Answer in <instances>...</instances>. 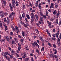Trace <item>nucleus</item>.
Here are the masks:
<instances>
[{
  "label": "nucleus",
  "mask_w": 61,
  "mask_h": 61,
  "mask_svg": "<svg viewBox=\"0 0 61 61\" xmlns=\"http://www.w3.org/2000/svg\"><path fill=\"white\" fill-rule=\"evenodd\" d=\"M32 45H33V46L34 47H35L36 46H37L38 48H39V46L38 45L36 41L34 42L33 43H32Z\"/></svg>",
  "instance_id": "f257e3e1"
},
{
  "label": "nucleus",
  "mask_w": 61,
  "mask_h": 61,
  "mask_svg": "<svg viewBox=\"0 0 61 61\" xmlns=\"http://www.w3.org/2000/svg\"><path fill=\"white\" fill-rule=\"evenodd\" d=\"M9 6L10 7V8L11 9V11H12L13 10V6H12V5H11V3H9Z\"/></svg>",
  "instance_id": "f03ea898"
},
{
  "label": "nucleus",
  "mask_w": 61,
  "mask_h": 61,
  "mask_svg": "<svg viewBox=\"0 0 61 61\" xmlns=\"http://www.w3.org/2000/svg\"><path fill=\"white\" fill-rule=\"evenodd\" d=\"M5 0H1V2L3 4L4 6H6V1H5Z\"/></svg>",
  "instance_id": "7ed1b4c3"
},
{
  "label": "nucleus",
  "mask_w": 61,
  "mask_h": 61,
  "mask_svg": "<svg viewBox=\"0 0 61 61\" xmlns=\"http://www.w3.org/2000/svg\"><path fill=\"white\" fill-rule=\"evenodd\" d=\"M59 30H58L57 32V33L55 34V35L56 37H58V36H59Z\"/></svg>",
  "instance_id": "20e7f679"
},
{
  "label": "nucleus",
  "mask_w": 61,
  "mask_h": 61,
  "mask_svg": "<svg viewBox=\"0 0 61 61\" xmlns=\"http://www.w3.org/2000/svg\"><path fill=\"white\" fill-rule=\"evenodd\" d=\"M11 53L13 55H15V51L14 50H12L11 51Z\"/></svg>",
  "instance_id": "39448f33"
},
{
  "label": "nucleus",
  "mask_w": 61,
  "mask_h": 61,
  "mask_svg": "<svg viewBox=\"0 0 61 61\" xmlns=\"http://www.w3.org/2000/svg\"><path fill=\"white\" fill-rule=\"evenodd\" d=\"M6 40L8 42H10L9 38L8 37H6Z\"/></svg>",
  "instance_id": "423d86ee"
},
{
  "label": "nucleus",
  "mask_w": 61,
  "mask_h": 61,
  "mask_svg": "<svg viewBox=\"0 0 61 61\" xmlns=\"http://www.w3.org/2000/svg\"><path fill=\"white\" fill-rule=\"evenodd\" d=\"M50 57H52V58H53V59H54V54L53 55L52 54H50Z\"/></svg>",
  "instance_id": "0eeeda50"
},
{
  "label": "nucleus",
  "mask_w": 61,
  "mask_h": 61,
  "mask_svg": "<svg viewBox=\"0 0 61 61\" xmlns=\"http://www.w3.org/2000/svg\"><path fill=\"white\" fill-rule=\"evenodd\" d=\"M41 3H40L38 5V7L39 8V9H41Z\"/></svg>",
  "instance_id": "6e6552de"
},
{
  "label": "nucleus",
  "mask_w": 61,
  "mask_h": 61,
  "mask_svg": "<svg viewBox=\"0 0 61 61\" xmlns=\"http://www.w3.org/2000/svg\"><path fill=\"white\" fill-rule=\"evenodd\" d=\"M50 8H53L54 7V5L52 3H51V6H50Z\"/></svg>",
  "instance_id": "1a4fd4ad"
},
{
  "label": "nucleus",
  "mask_w": 61,
  "mask_h": 61,
  "mask_svg": "<svg viewBox=\"0 0 61 61\" xmlns=\"http://www.w3.org/2000/svg\"><path fill=\"white\" fill-rule=\"evenodd\" d=\"M25 46V49L26 50L28 51L29 50V49L28 48V46L27 45H26Z\"/></svg>",
  "instance_id": "9d476101"
},
{
  "label": "nucleus",
  "mask_w": 61,
  "mask_h": 61,
  "mask_svg": "<svg viewBox=\"0 0 61 61\" xmlns=\"http://www.w3.org/2000/svg\"><path fill=\"white\" fill-rule=\"evenodd\" d=\"M3 15H8V13L7 12H3Z\"/></svg>",
  "instance_id": "9b49d317"
},
{
  "label": "nucleus",
  "mask_w": 61,
  "mask_h": 61,
  "mask_svg": "<svg viewBox=\"0 0 61 61\" xmlns=\"http://www.w3.org/2000/svg\"><path fill=\"white\" fill-rule=\"evenodd\" d=\"M15 4L17 6H18V5H19V4H18V2H17V1H16Z\"/></svg>",
  "instance_id": "f8f14e48"
},
{
  "label": "nucleus",
  "mask_w": 61,
  "mask_h": 61,
  "mask_svg": "<svg viewBox=\"0 0 61 61\" xmlns=\"http://www.w3.org/2000/svg\"><path fill=\"white\" fill-rule=\"evenodd\" d=\"M5 52V53L3 52L2 53V54L4 56L6 55V52Z\"/></svg>",
  "instance_id": "ddd939ff"
},
{
  "label": "nucleus",
  "mask_w": 61,
  "mask_h": 61,
  "mask_svg": "<svg viewBox=\"0 0 61 61\" xmlns=\"http://www.w3.org/2000/svg\"><path fill=\"white\" fill-rule=\"evenodd\" d=\"M40 21L41 22V21H43V18L41 16L40 17Z\"/></svg>",
  "instance_id": "4468645a"
},
{
  "label": "nucleus",
  "mask_w": 61,
  "mask_h": 61,
  "mask_svg": "<svg viewBox=\"0 0 61 61\" xmlns=\"http://www.w3.org/2000/svg\"><path fill=\"white\" fill-rule=\"evenodd\" d=\"M22 35L23 36L25 37V33L23 31H22Z\"/></svg>",
  "instance_id": "2eb2a0df"
},
{
  "label": "nucleus",
  "mask_w": 61,
  "mask_h": 61,
  "mask_svg": "<svg viewBox=\"0 0 61 61\" xmlns=\"http://www.w3.org/2000/svg\"><path fill=\"white\" fill-rule=\"evenodd\" d=\"M47 23L49 24L48 25H51L52 24V23L51 22H49L48 20L47 21Z\"/></svg>",
  "instance_id": "dca6fc26"
},
{
  "label": "nucleus",
  "mask_w": 61,
  "mask_h": 61,
  "mask_svg": "<svg viewBox=\"0 0 61 61\" xmlns=\"http://www.w3.org/2000/svg\"><path fill=\"white\" fill-rule=\"evenodd\" d=\"M14 41L17 43H18V40H17L16 38H15L14 39Z\"/></svg>",
  "instance_id": "f3484780"
},
{
  "label": "nucleus",
  "mask_w": 61,
  "mask_h": 61,
  "mask_svg": "<svg viewBox=\"0 0 61 61\" xmlns=\"http://www.w3.org/2000/svg\"><path fill=\"white\" fill-rule=\"evenodd\" d=\"M23 55L24 56H25V57H26V52H24L23 53Z\"/></svg>",
  "instance_id": "a211bd4d"
},
{
  "label": "nucleus",
  "mask_w": 61,
  "mask_h": 61,
  "mask_svg": "<svg viewBox=\"0 0 61 61\" xmlns=\"http://www.w3.org/2000/svg\"><path fill=\"white\" fill-rule=\"evenodd\" d=\"M29 57H28L27 58H26L25 59V61H28V60H29Z\"/></svg>",
  "instance_id": "6ab92c4d"
},
{
  "label": "nucleus",
  "mask_w": 61,
  "mask_h": 61,
  "mask_svg": "<svg viewBox=\"0 0 61 61\" xmlns=\"http://www.w3.org/2000/svg\"><path fill=\"white\" fill-rule=\"evenodd\" d=\"M5 40V39H3L1 40H0V41L1 42H4Z\"/></svg>",
  "instance_id": "aec40b11"
},
{
  "label": "nucleus",
  "mask_w": 61,
  "mask_h": 61,
  "mask_svg": "<svg viewBox=\"0 0 61 61\" xmlns=\"http://www.w3.org/2000/svg\"><path fill=\"white\" fill-rule=\"evenodd\" d=\"M4 22H5V23H7V20L6 18H4Z\"/></svg>",
  "instance_id": "412c9836"
},
{
  "label": "nucleus",
  "mask_w": 61,
  "mask_h": 61,
  "mask_svg": "<svg viewBox=\"0 0 61 61\" xmlns=\"http://www.w3.org/2000/svg\"><path fill=\"white\" fill-rule=\"evenodd\" d=\"M10 23V20H7V24L8 25L9 23Z\"/></svg>",
  "instance_id": "4be33fe9"
},
{
  "label": "nucleus",
  "mask_w": 61,
  "mask_h": 61,
  "mask_svg": "<svg viewBox=\"0 0 61 61\" xmlns=\"http://www.w3.org/2000/svg\"><path fill=\"white\" fill-rule=\"evenodd\" d=\"M20 32V31H19V30H16V32L17 34H19V33Z\"/></svg>",
  "instance_id": "5701e85b"
},
{
  "label": "nucleus",
  "mask_w": 61,
  "mask_h": 61,
  "mask_svg": "<svg viewBox=\"0 0 61 61\" xmlns=\"http://www.w3.org/2000/svg\"><path fill=\"white\" fill-rule=\"evenodd\" d=\"M4 27L5 28V31H6L7 30V26H5Z\"/></svg>",
  "instance_id": "b1692460"
},
{
  "label": "nucleus",
  "mask_w": 61,
  "mask_h": 61,
  "mask_svg": "<svg viewBox=\"0 0 61 61\" xmlns=\"http://www.w3.org/2000/svg\"><path fill=\"white\" fill-rule=\"evenodd\" d=\"M11 42L13 44H15V41L13 40H12Z\"/></svg>",
  "instance_id": "393cba45"
},
{
  "label": "nucleus",
  "mask_w": 61,
  "mask_h": 61,
  "mask_svg": "<svg viewBox=\"0 0 61 61\" xmlns=\"http://www.w3.org/2000/svg\"><path fill=\"white\" fill-rule=\"evenodd\" d=\"M11 28L12 29V30L13 31H15V27L13 26H11Z\"/></svg>",
  "instance_id": "a878e982"
},
{
  "label": "nucleus",
  "mask_w": 61,
  "mask_h": 61,
  "mask_svg": "<svg viewBox=\"0 0 61 61\" xmlns=\"http://www.w3.org/2000/svg\"><path fill=\"white\" fill-rule=\"evenodd\" d=\"M54 54H57V52L56 49H55V52H54Z\"/></svg>",
  "instance_id": "bb28decb"
},
{
  "label": "nucleus",
  "mask_w": 61,
  "mask_h": 61,
  "mask_svg": "<svg viewBox=\"0 0 61 61\" xmlns=\"http://www.w3.org/2000/svg\"><path fill=\"white\" fill-rule=\"evenodd\" d=\"M15 30H19V29H18V27H17V26H15Z\"/></svg>",
  "instance_id": "cd10ccee"
},
{
  "label": "nucleus",
  "mask_w": 61,
  "mask_h": 61,
  "mask_svg": "<svg viewBox=\"0 0 61 61\" xmlns=\"http://www.w3.org/2000/svg\"><path fill=\"white\" fill-rule=\"evenodd\" d=\"M31 19H34V18H35V16L34 15H31Z\"/></svg>",
  "instance_id": "c85d7f7f"
},
{
  "label": "nucleus",
  "mask_w": 61,
  "mask_h": 61,
  "mask_svg": "<svg viewBox=\"0 0 61 61\" xmlns=\"http://www.w3.org/2000/svg\"><path fill=\"white\" fill-rule=\"evenodd\" d=\"M18 46L19 47H21V43H19L18 44Z\"/></svg>",
  "instance_id": "c756f323"
},
{
  "label": "nucleus",
  "mask_w": 61,
  "mask_h": 61,
  "mask_svg": "<svg viewBox=\"0 0 61 61\" xmlns=\"http://www.w3.org/2000/svg\"><path fill=\"white\" fill-rule=\"evenodd\" d=\"M0 15H4L3 13H2V11H0Z\"/></svg>",
  "instance_id": "7c9ffc66"
},
{
  "label": "nucleus",
  "mask_w": 61,
  "mask_h": 61,
  "mask_svg": "<svg viewBox=\"0 0 61 61\" xmlns=\"http://www.w3.org/2000/svg\"><path fill=\"white\" fill-rule=\"evenodd\" d=\"M57 44H58V45L59 46H60L61 45V44H60V42H57Z\"/></svg>",
  "instance_id": "2f4dec72"
},
{
  "label": "nucleus",
  "mask_w": 61,
  "mask_h": 61,
  "mask_svg": "<svg viewBox=\"0 0 61 61\" xmlns=\"http://www.w3.org/2000/svg\"><path fill=\"white\" fill-rule=\"evenodd\" d=\"M54 56L55 58H58V56L54 54Z\"/></svg>",
  "instance_id": "473e14b6"
},
{
  "label": "nucleus",
  "mask_w": 61,
  "mask_h": 61,
  "mask_svg": "<svg viewBox=\"0 0 61 61\" xmlns=\"http://www.w3.org/2000/svg\"><path fill=\"white\" fill-rule=\"evenodd\" d=\"M53 46L54 48H56V45L54 43L53 44Z\"/></svg>",
  "instance_id": "72a5a7b5"
},
{
  "label": "nucleus",
  "mask_w": 61,
  "mask_h": 61,
  "mask_svg": "<svg viewBox=\"0 0 61 61\" xmlns=\"http://www.w3.org/2000/svg\"><path fill=\"white\" fill-rule=\"evenodd\" d=\"M6 55L8 56L9 55V56L10 55V54L9 53V52H6Z\"/></svg>",
  "instance_id": "f704fd0d"
},
{
  "label": "nucleus",
  "mask_w": 61,
  "mask_h": 61,
  "mask_svg": "<svg viewBox=\"0 0 61 61\" xmlns=\"http://www.w3.org/2000/svg\"><path fill=\"white\" fill-rule=\"evenodd\" d=\"M23 25L26 28L27 27V25H26V24L25 23L24 25Z\"/></svg>",
  "instance_id": "c9c22d12"
},
{
  "label": "nucleus",
  "mask_w": 61,
  "mask_h": 61,
  "mask_svg": "<svg viewBox=\"0 0 61 61\" xmlns=\"http://www.w3.org/2000/svg\"><path fill=\"white\" fill-rule=\"evenodd\" d=\"M36 52L37 53L39 54V50L37 49L36 50Z\"/></svg>",
  "instance_id": "e433bc0d"
},
{
  "label": "nucleus",
  "mask_w": 61,
  "mask_h": 61,
  "mask_svg": "<svg viewBox=\"0 0 61 61\" xmlns=\"http://www.w3.org/2000/svg\"><path fill=\"white\" fill-rule=\"evenodd\" d=\"M44 47H42V48L41 50V51H44Z\"/></svg>",
  "instance_id": "4c0bfd02"
},
{
  "label": "nucleus",
  "mask_w": 61,
  "mask_h": 61,
  "mask_svg": "<svg viewBox=\"0 0 61 61\" xmlns=\"http://www.w3.org/2000/svg\"><path fill=\"white\" fill-rule=\"evenodd\" d=\"M48 45H49V46L50 47H52V46L51 45L50 43H48Z\"/></svg>",
  "instance_id": "58836bf2"
},
{
  "label": "nucleus",
  "mask_w": 61,
  "mask_h": 61,
  "mask_svg": "<svg viewBox=\"0 0 61 61\" xmlns=\"http://www.w3.org/2000/svg\"><path fill=\"white\" fill-rule=\"evenodd\" d=\"M9 56H10L11 59H12L13 58V56L11 55L10 54Z\"/></svg>",
  "instance_id": "ea45409f"
},
{
  "label": "nucleus",
  "mask_w": 61,
  "mask_h": 61,
  "mask_svg": "<svg viewBox=\"0 0 61 61\" xmlns=\"http://www.w3.org/2000/svg\"><path fill=\"white\" fill-rule=\"evenodd\" d=\"M36 26L38 27H39L40 26L38 23H36Z\"/></svg>",
  "instance_id": "a19ab883"
},
{
  "label": "nucleus",
  "mask_w": 61,
  "mask_h": 61,
  "mask_svg": "<svg viewBox=\"0 0 61 61\" xmlns=\"http://www.w3.org/2000/svg\"><path fill=\"white\" fill-rule=\"evenodd\" d=\"M10 33V35L12 36H13L14 35V34L11 31Z\"/></svg>",
  "instance_id": "79ce46f5"
},
{
  "label": "nucleus",
  "mask_w": 61,
  "mask_h": 61,
  "mask_svg": "<svg viewBox=\"0 0 61 61\" xmlns=\"http://www.w3.org/2000/svg\"><path fill=\"white\" fill-rule=\"evenodd\" d=\"M34 20V19H31V23H33V21Z\"/></svg>",
  "instance_id": "37998d69"
},
{
  "label": "nucleus",
  "mask_w": 61,
  "mask_h": 61,
  "mask_svg": "<svg viewBox=\"0 0 61 61\" xmlns=\"http://www.w3.org/2000/svg\"><path fill=\"white\" fill-rule=\"evenodd\" d=\"M52 36H53V37H54V38H55V37H56V36H55V34H52Z\"/></svg>",
  "instance_id": "c03bdc74"
},
{
  "label": "nucleus",
  "mask_w": 61,
  "mask_h": 61,
  "mask_svg": "<svg viewBox=\"0 0 61 61\" xmlns=\"http://www.w3.org/2000/svg\"><path fill=\"white\" fill-rule=\"evenodd\" d=\"M41 43L42 45L43 46H44V41H42Z\"/></svg>",
  "instance_id": "a18cd8bd"
},
{
  "label": "nucleus",
  "mask_w": 61,
  "mask_h": 61,
  "mask_svg": "<svg viewBox=\"0 0 61 61\" xmlns=\"http://www.w3.org/2000/svg\"><path fill=\"white\" fill-rule=\"evenodd\" d=\"M59 26H60L61 25V20L59 23Z\"/></svg>",
  "instance_id": "49530a36"
},
{
  "label": "nucleus",
  "mask_w": 61,
  "mask_h": 61,
  "mask_svg": "<svg viewBox=\"0 0 61 61\" xmlns=\"http://www.w3.org/2000/svg\"><path fill=\"white\" fill-rule=\"evenodd\" d=\"M8 48L9 49V50H10V51H12V49L9 46L8 47Z\"/></svg>",
  "instance_id": "de8ad7c7"
},
{
  "label": "nucleus",
  "mask_w": 61,
  "mask_h": 61,
  "mask_svg": "<svg viewBox=\"0 0 61 61\" xmlns=\"http://www.w3.org/2000/svg\"><path fill=\"white\" fill-rule=\"evenodd\" d=\"M56 10H55V11H54L53 12V14L54 15H55V14H56Z\"/></svg>",
  "instance_id": "09e8293b"
},
{
  "label": "nucleus",
  "mask_w": 61,
  "mask_h": 61,
  "mask_svg": "<svg viewBox=\"0 0 61 61\" xmlns=\"http://www.w3.org/2000/svg\"><path fill=\"white\" fill-rule=\"evenodd\" d=\"M60 14V13L59 12V10H58V13H57L56 14V15H59Z\"/></svg>",
  "instance_id": "8fccbe9b"
},
{
  "label": "nucleus",
  "mask_w": 61,
  "mask_h": 61,
  "mask_svg": "<svg viewBox=\"0 0 61 61\" xmlns=\"http://www.w3.org/2000/svg\"><path fill=\"white\" fill-rule=\"evenodd\" d=\"M18 37L19 39H21L22 38V36L20 35H19L18 36Z\"/></svg>",
  "instance_id": "3c124183"
},
{
  "label": "nucleus",
  "mask_w": 61,
  "mask_h": 61,
  "mask_svg": "<svg viewBox=\"0 0 61 61\" xmlns=\"http://www.w3.org/2000/svg\"><path fill=\"white\" fill-rule=\"evenodd\" d=\"M17 26L18 27H19V28H20L21 27V25H20V24H18Z\"/></svg>",
  "instance_id": "603ef678"
},
{
  "label": "nucleus",
  "mask_w": 61,
  "mask_h": 61,
  "mask_svg": "<svg viewBox=\"0 0 61 61\" xmlns=\"http://www.w3.org/2000/svg\"><path fill=\"white\" fill-rule=\"evenodd\" d=\"M3 26L4 27H5L6 26V25L4 23H3Z\"/></svg>",
  "instance_id": "864d4df0"
},
{
  "label": "nucleus",
  "mask_w": 61,
  "mask_h": 61,
  "mask_svg": "<svg viewBox=\"0 0 61 61\" xmlns=\"http://www.w3.org/2000/svg\"><path fill=\"white\" fill-rule=\"evenodd\" d=\"M40 14L41 15H43V14L41 11H40Z\"/></svg>",
  "instance_id": "5fc2aeb1"
},
{
  "label": "nucleus",
  "mask_w": 61,
  "mask_h": 61,
  "mask_svg": "<svg viewBox=\"0 0 61 61\" xmlns=\"http://www.w3.org/2000/svg\"><path fill=\"white\" fill-rule=\"evenodd\" d=\"M23 9H25V5H23Z\"/></svg>",
  "instance_id": "6e6d98bb"
},
{
  "label": "nucleus",
  "mask_w": 61,
  "mask_h": 61,
  "mask_svg": "<svg viewBox=\"0 0 61 61\" xmlns=\"http://www.w3.org/2000/svg\"><path fill=\"white\" fill-rule=\"evenodd\" d=\"M35 11V10H31V12H32V13H34Z\"/></svg>",
  "instance_id": "4d7b16f0"
},
{
  "label": "nucleus",
  "mask_w": 61,
  "mask_h": 61,
  "mask_svg": "<svg viewBox=\"0 0 61 61\" xmlns=\"http://www.w3.org/2000/svg\"><path fill=\"white\" fill-rule=\"evenodd\" d=\"M20 41L21 42H23L24 41V39H20Z\"/></svg>",
  "instance_id": "13d9d810"
},
{
  "label": "nucleus",
  "mask_w": 61,
  "mask_h": 61,
  "mask_svg": "<svg viewBox=\"0 0 61 61\" xmlns=\"http://www.w3.org/2000/svg\"><path fill=\"white\" fill-rule=\"evenodd\" d=\"M48 26L50 28H52V27H51V25H48Z\"/></svg>",
  "instance_id": "bf43d9fd"
},
{
  "label": "nucleus",
  "mask_w": 61,
  "mask_h": 61,
  "mask_svg": "<svg viewBox=\"0 0 61 61\" xmlns=\"http://www.w3.org/2000/svg\"><path fill=\"white\" fill-rule=\"evenodd\" d=\"M56 24H58V20L56 19Z\"/></svg>",
  "instance_id": "052dcab7"
},
{
  "label": "nucleus",
  "mask_w": 61,
  "mask_h": 61,
  "mask_svg": "<svg viewBox=\"0 0 61 61\" xmlns=\"http://www.w3.org/2000/svg\"><path fill=\"white\" fill-rule=\"evenodd\" d=\"M26 17L28 19H30V17L29 15H26Z\"/></svg>",
  "instance_id": "680f3d73"
},
{
  "label": "nucleus",
  "mask_w": 61,
  "mask_h": 61,
  "mask_svg": "<svg viewBox=\"0 0 61 61\" xmlns=\"http://www.w3.org/2000/svg\"><path fill=\"white\" fill-rule=\"evenodd\" d=\"M51 39L53 41H55L56 40L55 38H53V37H51Z\"/></svg>",
  "instance_id": "e2e57ef3"
},
{
  "label": "nucleus",
  "mask_w": 61,
  "mask_h": 61,
  "mask_svg": "<svg viewBox=\"0 0 61 61\" xmlns=\"http://www.w3.org/2000/svg\"><path fill=\"white\" fill-rule=\"evenodd\" d=\"M47 34L50 37H51V36L50 33H49L48 32L47 33Z\"/></svg>",
  "instance_id": "0e129e2a"
},
{
  "label": "nucleus",
  "mask_w": 61,
  "mask_h": 61,
  "mask_svg": "<svg viewBox=\"0 0 61 61\" xmlns=\"http://www.w3.org/2000/svg\"><path fill=\"white\" fill-rule=\"evenodd\" d=\"M19 18L20 20H22V17H21V15L20 16Z\"/></svg>",
  "instance_id": "69168bd1"
},
{
  "label": "nucleus",
  "mask_w": 61,
  "mask_h": 61,
  "mask_svg": "<svg viewBox=\"0 0 61 61\" xmlns=\"http://www.w3.org/2000/svg\"><path fill=\"white\" fill-rule=\"evenodd\" d=\"M36 16V19H37V20H38V16L37 15V16Z\"/></svg>",
  "instance_id": "338daca9"
},
{
  "label": "nucleus",
  "mask_w": 61,
  "mask_h": 61,
  "mask_svg": "<svg viewBox=\"0 0 61 61\" xmlns=\"http://www.w3.org/2000/svg\"><path fill=\"white\" fill-rule=\"evenodd\" d=\"M38 1H37L36 3V5H38Z\"/></svg>",
  "instance_id": "774afa93"
}]
</instances>
